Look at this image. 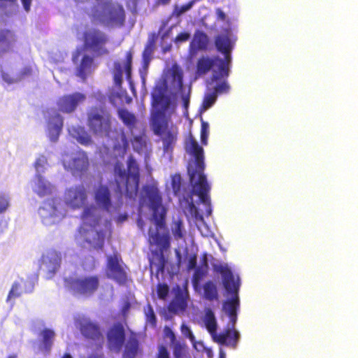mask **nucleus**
Segmentation results:
<instances>
[{"label": "nucleus", "instance_id": "1", "mask_svg": "<svg viewBox=\"0 0 358 358\" xmlns=\"http://www.w3.org/2000/svg\"><path fill=\"white\" fill-rule=\"evenodd\" d=\"M118 116L130 134L122 132L118 134L112 150L104 147L100 150V155L104 162L114 165L115 180L120 194L125 193L129 198H134L138 190L139 172L138 164L132 157H129L126 161L127 167L124 163L128 142L130 141L134 150L144 156L145 162L150 157L151 149L147 143L143 126L136 116L126 109H120Z\"/></svg>", "mask_w": 358, "mask_h": 358}, {"label": "nucleus", "instance_id": "2", "mask_svg": "<svg viewBox=\"0 0 358 358\" xmlns=\"http://www.w3.org/2000/svg\"><path fill=\"white\" fill-rule=\"evenodd\" d=\"M182 72L176 64L170 69L165 78V85L171 93L170 97L164 94L159 88H155L152 93V111L151 124L154 132L159 135L163 142L164 155L171 158V152L176 141L177 128L174 121L178 117L176 112V100L180 98L185 108L189 102L190 87L182 85Z\"/></svg>", "mask_w": 358, "mask_h": 358}, {"label": "nucleus", "instance_id": "3", "mask_svg": "<svg viewBox=\"0 0 358 358\" xmlns=\"http://www.w3.org/2000/svg\"><path fill=\"white\" fill-rule=\"evenodd\" d=\"M94 199L99 208L91 206L86 207L82 216V224L76 236L78 243L84 247L101 248L110 233L111 224L108 217L101 215L108 214L116 217L119 203L110 196L108 188L103 185L94 190Z\"/></svg>", "mask_w": 358, "mask_h": 358}, {"label": "nucleus", "instance_id": "4", "mask_svg": "<svg viewBox=\"0 0 358 358\" xmlns=\"http://www.w3.org/2000/svg\"><path fill=\"white\" fill-rule=\"evenodd\" d=\"M186 151L192 155V162L188 166V174L192 191L183 195L180 199V205L185 215L188 219L192 220L200 229L199 222L205 227L203 222V216L199 213L196 205L201 203L208 215L211 213L210 201L208 192L210 186L206 177L203 173L204 168L203 148L200 147L197 141L189 136L185 144Z\"/></svg>", "mask_w": 358, "mask_h": 358}, {"label": "nucleus", "instance_id": "5", "mask_svg": "<svg viewBox=\"0 0 358 358\" xmlns=\"http://www.w3.org/2000/svg\"><path fill=\"white\" fill-rule=\"evenodd\" d=\"M165 215L158 189L154 186L145 187L140 203L138 226L143 230L145 222L150 223V250L159 259L170 246L169 236L165 228Z\"/></svg>", "mask_w": 358, "mask_h": 358}, {"label": "nucleus", "instance_id": "6", "mask_svg": "<svg viewBox=\"0 0 358 358\" xmlns=\"http://www.w3.org/2000/svg\"><path fill=\"white\" fill-rule=\"evenodd\" d=\"M217 271L222 275L224 287L231 295V299L223 304V310L229 315L230 321L227 330L217 334L216 317L213 311L208 309L205 312L203 322L215 342L234 348L239 338V333L234 330V326L236 322V310L239 307L238 292L240 287V280L238 275H234L232 273L230 268L226 264L220 265Z\"/></svg>", "mask_w": 358, "mask_h": 358}, {"label": "nucleus", "instance_id": "7", "mask_svg": "<svg viewBox=\"0 0 358 358\" xmlns=\"http://www.w3.org/2000/svg\"><path fill=\"white\" fill-rule=\"evenodd\" d=\"M236 36L232 31L227 30L216 39L217 49L224 54V58L215 57L213 59L203 57L197 64V73L199 75L205 74L210 69L213 76L210 85L212 90L217 93H225L229 91V86L224 78L229 76V66L231 62L230 51L236 41Z\"/></svg>", "mask_w": 358, "mask_h": 358}, {"label": "nucleus", "instance_id": "8", "mask_svg": "<svg viewBox=\"0 0 358 358\" xmlns=\"http://www.w3.org/2000/svg\"><path fill=\"white\" fill-rule=\"evenodd\" d=\"M87 199L83 185H75L66 188L64 195V203L59 197L44 201L39 207L38 213L43 224L52 226L59 223L66 215V206L78 209L83 207Z\"/></svg>", "mask_w": 358, "mask_h": 358}, {"label": "nucleus", "instance_id": "9", "mask_svg": "<svg viewBox=\"0 0 358 358\" xmlns=\"http://www.w3.org/2000/svg\"><path fill=\"white\" fill-rule=\"evenodd\" d=\"M88 124L94 134L110 138L113 146V142L119 134L110 130L111 117L107 110L102 108H92L88 113Z\"/></svg>", "mask_w": 358, "mask_h": 358}, {"label": "nucleus", "instance_id": "10", "mask_svg": "<svg viewBox=\"0 0 358 358\" xmlns=\"http://www.w3.org/2000/svg\"><path fill=\"white\" fill-rule=\"evenodd\" d=\"M61 162L64 169L75 176L84 174L89 166L88 157L83 151L71 154L64 152L62 155Z\"/></svg>", "mask_w": 358, "mask_h": 358}, {"label": "nucleus", "instance_id": "11", "mask_svg": "<svg viewBox=\"0 0 358 358\" xmlns=\"http://www.w3.org/2000/svg\"><path fill=\"white\" fill-rule=\"evenodd\" d=\"M64 282L65 286L74 293L87 296L92 295L99 287V280L95 276L69 277Z\"/></svg>", "mask_w": 358, "mask_h": 358}, {"label": "nucleus", "instance_id": "12", "mask_svg": "<svg viewBox=\"0 0 358 358\" xmlns=\"http://www.w3.org/2000/svg\"><path fill=\"white\" fill-rule=\"evenodd\" d=\"M107 41L106 35L96 29H88L85 34V44L87 48L97 55L107 52L105 45Z\"/></svg>", "mask_w": 358, "mask_h": 358}, {"label": "nucleus", "instance_id": "13", "mask_svg": "<svg viewBox=\"0 0 358 358\" xmlns=\"http://www.w3.org/2000/svg\"><path fill=\"white\" fill-rule=\"evenodd\" d=\"M106 274L109 278L123 284L127 280V273L122 262L117 254L108 257Z\"/></svg>", "mask_w": 358, "mask_h": 358}, {"label": "nucleus", "instance_id": "14", "mask_svg": "<svg viewBox=\"0 0 358 358\" xmlns=\"http://www.w3.org/2000/svg\"><path fill=\"white\" fill-rule=\"evenodd\" d=\"M45 118L46 135L51 142L55 143L58 141L62 129L63 119L62 116L55 111L48 112Z\"/></svg>", "mask_w": 358, "mask_h": 358}, {"label": "nucleus", "instance_id": "15", "mask_svg": "<svg viewBox=\"0 0 358 358\" xmlns=\"http://www.w3.org/2000/svg\"><path fill=\"white\" fill-rule=\"evenodd\" d=\"M85 99V94L81 92H75L59 98L57 106L61 112L71 113L75 111L77 107L83 103Z\"/></svg>", "mask_w": 358, "mask_h": 358}, {"label": "nucleus", "instance_id": "16", "mask_svg": "<svg viewBox=\"0 0 358 358\" xmlns=\"http://www.w3.org/2000/svg\"><path fill=\"white\" fill-rule=\"evenodd\" d=\"M131 59V53L127 52L124 59L115 62L113 73L114 82L117 86L121 85L123 78H126L131 85L130 79Z\"/></svg>", "mask_w": 358, "mask_h": 358}, {"label": "nucleus", "instance_id": "17", "mask_svg": "<svg viewBox=\"0 0 358 358\" xmlns=\"http://www.w3.org/2000/svg\"><path fill=\"white\" fill-rule=\"evenodd\" d=\"M73 61L77 65V76L84 79L96 68L93 58L85 53L79 52L73 57Z\"/></svg>", "mask_w": 358, "mask_h": 358}, {"label": "nucleus", "instance_id": "18", "mask_svg": "<svg viewBox=\"0 0 358 358\" xmlns=\"http://www.w3.org/2000/svg\"><path fill=\"white\" fill-rule=\"evenodd\" d=\"M33 192L40 197L51 195L57 192V187L42 175H35L31 182Z\"/></svg>", "mask_w": 358, "mask_h": 358}, {"label": "nucleus", "instance_id": "19", "mask_svg": "<svg viewBox=\"0 0 358 358\" xmlns=\"http://www.w3.org/2000/svg\"><path fill=\"white\" fill-rule=\"evenodd\" d=\"M108 345L113 352H119L124 342V331L122 325L115 324L108 331Z\"/></svg>", "mask_w": 358, "mask_h": 358}, {"label": "nucleus", "instance_id": "20", "mask_svg": "<svg viewBox=\"0 0 358 358\" xmlns=\"http://www.w3.org/2000/svg\"><path fill=\"white\" fill-rule=\"evenodd\" d=\"M61 255L55 251H50L43 257L41 268L48 272L47 278H51L59 266Z\"/></svg>", "mask_w": 358, "mask_h": 358}, {"label": "nucleus", "instance_id": "21", "mask_svg": "<svg viewBox=\"0 0 358 358\" xmlns=\"http://www.w3.org/2000/svg\"><path fill=\"white\" fill-rule=\"evenodd\" d=\"M83 335L95 342L96 347H100L103 342V337L99 328L92 323H88L81 329Z\"/></svg>", "mask_w": 358, "mask_h": 358}, {"label": "nucleus", "instance_id": "22", "mask_svg": "<svg viewBox=\"0 0 358 358\" xmlns=\"http://www.w3.org/2000/svg\"><path fill=\"white\" fill-rule=\"evenodd\" d=\"M208 37L201 31H196L190 43L189 52L192 56L196 55L200 50H203L208 45Z\"/></svg>", "mask_w": 358, "mask_h": 358}, {"label": "nucleus", "instance_id": "23", "mask_svg": "<svg viewBox=\"0 0 358 358\" xmlns=\"http://www.w3.org/2000/svg\"><path fill=\"white\" fill-rule=\"evenodd\" d=\"M42 341L35 348L36 352H41L43 355H48L51 350L55 333L50 329H45L41 333Z\"/></svg>", "mask_w": 358, "mask_h": 358}, {"label": "nucleus", "instance_id": "24", "mask_svg": "<svg viewBox=\"0 0 358 358\" xmlns=\"http://www.w3.org/2000/svg\"><path fill=\"white\" fill-rule=\"evenodd\" d=\"M17 41L15 34L9 30L0 31V52H6L13 48Z\"/></svg>", "mask_w": 358, "mask_h": 358}, {"label": "nucleus", "instance_id": "25", "mask_svg": "<svg viewBox=\"0 0 358 358\" xmlns=\"http://www.w3.org/2000/svg\"><path fill=\"white\" fill-rule=\"evenodd\" d=\"M70 135L82 145H87L91 143V138L83 127L72 126L69 128Z\"/></svg>", "mask_w": 358, "mask_h": 358}, {"label": "nucleus", "instance_id": "26", "mask_svg": "<svg viewBox=\"0 0 358 358\" xmlns=\"http://www.w3.org/2000/svg\"><path fill=\"white\" fill-rule=\"evenodd\" d=\"M171 232L174 238L177 241H184L186 230L181 220H175L171 224Z\"/></svg>", "mask_w": 358, "mask_h": 358}, {"label": "nucleus", "instance_id": "27", "mask_svg": "<svg viewBox=\"0 0 358 358\" xmlns=\"http://www.w3.org/2000/svg\"><path fill=\"white\" fill-rule=\"evenodd\" d=\"M187 296L178 294L176 299L171 303L170 309L176 313L185 310L187 306Z\"/></svg>", "mask_w": 358, "mask_h": 358}, {"label": "nucleus", "instance_id": "28", "mask_svg": "<svg viewBox=\"0 0 358 358\" xmlns=\"http://www.w3.org/2000/svg\"><path fill=\"white\" fill-rule=\"evenodd\" d=\"M31 71H32V69L31 67L27 66L23 69L21 75L19 76H13L10 75L8 73L3 72L2 73V78L6 83H7L8 84H13V83H17V82L21 80L26 76L31 74Z\"/></svg>", "mask_w": 358, "mask_h": 358}, {"label": "nucleus", "instance_id": "29", "mask_svg": "<svg viewBox=\"0 0 358 358\" xmlns=\"http://www.w3.org/2000/svg\"><path fill=\"white\" fill-rule=\"evenodd\" d=\"M48 163L47 157L43 155L38 156L34 162L36 175H42L48 169Z\"/></svg>", "mask_w": 358, "mask_h": 358}, {"label": "nucleus", "instance_id": "30", "mask_svg": "<svg viewBox=\"0 0 358 358\" xmlns=\"http://www.w3.org/2000/svg\"><path fill=\"white\" fill-rule=\"evenodd\" d=\"M138 348V342L135 338H131L127 343L123 358H134Z\"/></svg>", "mask_w": 358, "mask_h": 358}, {"label": "nucleus", "instance_id": "31", "mask_svg": "<svg viewBox=\"0 0 358 358\" xmlns=\"http://www.w3.org/2000/svg\"><path fill=\"white\" fill-rule=\"evenodd\" d=\"M217 100V94L212 90H208L206 93L202 104L201 110L205 111L212 107Z\"/></svg>", "mask_w": 358, "mask_h": 358}, {"label": "nucleus", "instance_id": "32", "mask_svg": "<svg viewBox=\"0 0 358 358\" xmlns=\"http://www.w3.org/2000/svg\"><path fill=\"white\" fill-rule=\"evenodd\" d=\"M204 294L205 297L210 301L216 299L217 298L216 285L211 282L206 283L204 285Z\"/></svg>", "mask_w": 358, "mask_h": 358}, {"label": "nucleus", "instance_id": "33", "mask_svg": "<svg viewBox=\"0 0 358 358\" xmlns=\"http://www.w3.org/2000/svg\"><path fill=\"white\" fill-rule=\"evenodd\" d=\"M22 282V280H20V281H16L13 284L11 289L9 292V294L7 297V301H10L12 299H14L16 297L20 296V294H21Z\"/></svg>", "mask_w": 358, "mask_h": 358}, {"label": "nucleus", "instance_id": "34", "mask_svg": "<svg viewBox=\"0 0 358 358\" xmlns=\"http://www.w3.org/2000/svg\"><path fill=\"white\" fill-rule=\"evenodd\" d=\"M197 0H192L185 5L176 6L175 9H174V13L177 16H180V15H182L183 13L189 10L192 8V6H194V4L195 3V2Z\"/></svg>", "mask_w": 358, "mask_h": 358}, {"label": "nucleus", "instance_id": "35", "mask_svg": "<svg viewBox=\"0 0 358 358\" xmlns=\"http://www.w3.org/2000/svg\"><path fill=\"white\" fill-rule=\"evenodd\" d=\"M209 135V124L207 122H202L201 131V140L203 144L206 145Z\"/></svg>", "mask_w": 358, "mask_h": 358}, {"label": "nucleus", "instance_id": "36", "mask_svg": "<svg viewBox=\"0 0 358 358\" xmlns=\"http://www.w3.org/2000/svg\"><path fill=\"white\" fill-rule=\"evenodd\" d=\"M0 2L8 4L9 8L6 10L8 15H11L17 12L18 6L15 0H0Z\"/></svg>", "mask_w": 358, "mask_h": 358}, {"label": "nucleus", "instance_id": "37", "mask_svg": "<svg viewBox=\"0 0 358 358\" xmlns=\"http://www.w3.org/2000/svg\"><path fill=\"white\" fill-rule=\"evenodd\" d=\"M10 204V198L8 195L0 194V213L5 212Z\"/></svg>", "mask_w": 358, "mask_h": 358}, {"label": "nucleus", "instance_id": "38", "mask_svg": "<svg viewBox=\"0 0 358 358\" xmlns=\"http://www.w3.org/2000/svg\"><path fill=\"white\" fill-rule=\"evenodd\" d=\"M185 352V346L179 343H173V355L175 358H181Z\"/></svg>", "mask_w": 358, "mask_h": 358}, {"label": "nucleus", "instance_id": "39", "mask_svg": "<svg viewBox=\"0 0 358 358\" xmlns=\"http://www.w3.org/2000/svg\"><path fill=\"white\" fill-rule=\"evenodd\" d=\"M180 183L181 178L180 175H174L172 176L171 185L173 187V191L175 193V194H177L180 191Z\"/></svg>", "mask_w": 358, "mask_h": 358}, {"label": "nucleus", "instance_id": "40", "mask_svg": "<svg viewBox=\"0 0 358 358\" xmlns=\"http://www.w3.org/2000/svg\"><path fill=\"white\" fill-rule=\"evenodd\" d=\"M181 332L182 335L189 338L191 342H194L195 337L189 327L182 324L181 326Z\"/></svg>", "mask_w": 358, "mask_h": 358}, {"label": "nucleus", "instance_id": "41", "mask_svg": "<svg viewBox=\"0 0 358 358\" xmlns=\"http://www.w3.org/2000/svg\"><path fill=\"white\" fill-rule=\"evenodd\" d=\"M169 292V287L166 285H159L157 288V294L160 299H164Z\"/></svg>", "mask_w": 358, "mask_h": 358}, {"label": "nucleus", "instance_id": "42", "mask_svg": "<svg viewBox=\"0 0 358 358\" xmlns=\"http://www.w3.org/2000/svg\"><path fill=\"white\" fill-rule=\"evenodd\" d=\"M145 315L147 317V320L153 325L155 322V315L152 308L150 306H148V308L145 310Z\"/></svg>", "mask_w": 358, "mask_h": 358}, {"label": "nucleus", "instance_id": "43", "mask_svg": "<svg viewBox=\"0 0 358 358\" xmlns=\"http://www.w3.org/2000/svg\"><path fill=\"white\" fill-rule=\"evenodd\" d=\"M152 50L150 46L146 47V48L145 49V50L143 52V61H144L145 65H146V66L148 65V64L150 61V57L152 55Z\"/></svg>", "mask_w": 358, "mask_h": 358}, {"label": "nucleus", "instance_id": "44", "mask_svg": "<svg viewBox=\"0 0 358 358\" xmlns=\"http://www.w3.org/2000/svg\"><path fill=\"white\" fill-rule=\"evenodd\" d=\"M189 33H181L177 36V37L175 39L176 43H179L182 42H185L187 41L189 38Z\"/></svg>", "mask_w": 358, "mask_h": 358}, {"label": "nucleus", "instance_id": "45", "mask_svg": "<svg viewBox=\"0 0 358 358\" xmlns=\"http://www.w3.org/2000/svg\"><path fill=\"white\" fill-rule=\"evenodd\" d=\"M87 358H106L101 349L97 348L96 350L91 353Z\"/></svg>", "mask_w": 358, "mask_h": 358}, {"label": "nucleus", "instance_id": "46", "mask_svg": "<svg viewBox=\"0 0 358 358\" xmlns=\"http://www.w3.org/2000/svg\"><path fill=\"white\" fill-rule=\"evenodd\" d=\"M158 358H169V353L166 348L163 346L159 347Z\"/></svg>", "mask_w": 358, "mask_h": 358}, {"label": "nucleus", "instance_id": "47", "mask_svg": "<svg viewBox=\"0 0 358 358\" xmlns=\"http://www.w3.org/2000/svg\"><path fill=\"white\" fill-rule=\"evenodd\" d=\"M117 96L120 97L121 101L129 103L131 101V98L128 97L125 94V92L120 90V92H117Z\"/></svg>", "mask_w": 358, "mask_h": 358}, {"label": "nucleus", "instance_id": "48", "mask_svg": "<svg viewBox=\"0 0 358 358\" xmlns=\"http://www.w3.org/2000/svg\"><path fill=\"white\" fill-rule=\"evenodd\" d=\"M192 344L193 345L194 348L197 350V351H202L203 350H205L206 348H204V345L203 344L202 342H196V340L194 339V342H191Z\"/></svg>", "mask_w": 358, "mask_h": 358}, {"label": "nucleus", "instance_id": "49", "mask_svg": "<svg viewBox=\"0 0 358 358\" xmlns=\"http://www.w3.org/2000/svg\"><path fill=\"white\" fill-rule=\"evenodd\" d=\"M23 8L25 10L26 12H29L30 10V6L32 0H21Z\"/></svg>", "mask_w": 358, "mask_h": 358}, {"label": "nucleus", "instance_id": "50", "mask_svg": "<svg viewBox=\"0 0 358 358\" xmlns=\"http://www.w3.org/2000/svg\"><path fill=\"white\" fill-rule=\"evenodd\" d=\"M166 334L167 337L170 338V340L173 342V340L175 339L174 334L169 329H165Z\"/></svg>", "mask_w": 358, "mask_h": 358}, {"label": "nucleus", "instance_id": "51", "mask_svg": "<svg viewBox=\"0 0 358 358\" xmlns=\"http://www.w3.org/2000/svg\"><path fill=\"white\" fill-rule=\"evenodd\" d=\"M137 5V0H129L128 1V7L132 10L135 9Z\"/></svg>", "mask_w": 358, "mask_h": 358}, {"label": "nucleus", "instance_id": "52", "mask_svg": "<svg viewBox=\"0 0 358 358\" xmlns=\"http://www.w3.org/2000/svg\"><path fill=\"white\" fill-rule=\"evenodd\" d=\"M216 14L218 19L221 20H224L225 19V14L220 9H217Z\"/></svg>", "mask_w": 358, "mask_h": 358}, {"label": "nucleus", "instance_id": "53", "mask_svg": "<svg viewBox=\"0 0 358 358\" xmlns=\"http://www.w3.org/2000/svg\"><path fill=\"white\" fill-rule=\"evenodd\" d=\"M195 266H196V259L192 258L189 262V268L192 269L195 267Z\"/></svg>", "mask_w": 358, "mask_h": 358}, {"label": "nucleus", "instance_id": "54", "mask_svg": "<svg viewBox=\"0 0 358 358\" xmlns=\"http://www.w3.org/2000/svg\"><path fill=\"white\" fill-rule=\"evenodd\" d=\"M176 255L178 262H180L181 260V258H182L181 249L180 248L178 249H176Z\"/></svg>", "mask_w": 358, "mask_h": 358}, {"label": "nucleus", "instance_id": "55", "mask_svg": "<svg viewBox=\"0 0 358 358\" xmlns=\"http://www.w3.org/2000/svg\"><path fill=\"white\" fill-rule=\"evenodd\" d=\"M206 355L208 357V358H213V352L210 349L206 348Z\"/></svg>", "mask_w": 358, "mask_h": 358}, {"label": "nucleus", "instance_id": "56", "mask_svg": "<svg viewBox=\"0 0 358 358\" xmlns=\"http://www.w3.org/2000/svg\"><path fill=\"white\" fill-rule=\"evenodd\" d=\"M220 358H226V355L222 349L220 350Z\"/></svg>", "mask_w": 358, "mask_h": 358}, {"label": "nucleus", "instance_id": "57", "mask_svg": "<svg viewBox=\"0 0 358 358\" xmlns=\"http://www.w3.org/2000/svg\"><path fill=\"white\" fill-rule=\"evenodd\" d=\"M126 218H127V216H125V215H124V216L120 215V216H118L117 220H118V222H122L124 220H126Z\"/></svg>", "mask_w": 358, "mask_h": 358}, {"label": "nucleus", "instance_id": "58", "mask_svg": "<svg viewBox=\"0 0 358 358\" xmlns=\"http://www.w3.org/2000/svg\"><path fill=\"white\" fill-rule=\"evenodd\" d=\"M170 1L171 0H159V3L165 5L169 3Z\"/></svg>", "mask_w": 358, "mask_h": 358}, {"label": "nucleus", "instance_id": "59", "mask_svg": "<svg viewBox=\"0 0 358 358\" xmlns=\"http://www.w3.org/2000/svg\"><path fill=\"white\" fill-rule=\"evenodd\" d=\"M7 358H17V355L16 354H11L9 355Z\"/></svg>", "mask_w": 358, "mask_h": 358}, {"label": "nucleus", "instance_id": "60", "mask_svg": "<svg viewBox=\"0 0 358 358\" xmlns=\"http://www.w3.org/2000/svg\"><path fill=\"white\" fill-rule=\"evenodd\" d=\"M62 358H73L69 354H65Z\"/></svg>", "mask_w": 358, "mask_h": 358}, {"label": "nucleus", "instance_id": "61", "mask_svg": "<svg viewBox=\"0 0 358 358\" xmlns=\"http://www.w3.org/2000/svg\"><path fill=\"white\" fill-rule=\"evenodd\" d=\"M111 101L115 103V99L113 96L111 97Z\"/></svg>", "mask_w": 358, "mask_h": 358}]
</instances>
